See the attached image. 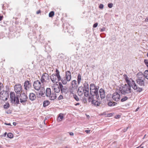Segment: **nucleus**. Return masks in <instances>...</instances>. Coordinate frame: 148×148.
<instances>
[{
  "instance_id": "13",
  "label": "nucleus",
  "mask_w": 148,
  "mask_h": 148,
  "mask_svg": "<svg viewBox=\"0 0 148 148\" xmlns=\"http://www.w3.org/2000/svg\"><path fill=\"white\" fill-rule=\"evenodd\" d=\"M112 99L116 101H118L120 99V96L118 92H114L112 96Z\"/></svg>"
},
{
  "instance_id": "55",
  "label": "nucleus",
  "mask_w": 148,
  "mask_h": 148,
  "mask_svg": "<svg viewBox=\"0 0 148 148\" xmlns=\"http://www.w3.org/2000/svg\"><path fill=\"white\" fill-rule=\"evenodd\" d=\"M146 136V134L145 135V136H144V137H143V139H144L145 138V137Z\"/></svg>"
},
{
  "instance_id": "45",
  "label": "nucleus",
  "mask_w": 148,
  "mask_h": 148,
  "mask_svg": "<svg viewBox=\"0 0 148 148\" xmlns=\"http://www.w3.org/2000/svg\"><path fill=\"white\" fill-rule=\"evenodd\" d=\"M128 129V127H127L126 129H124L123 130V132H124L126 131L127 130V129Z\"/></svg>"
},
{
  "instance_id": "22",
  "label": "nucleus",
  "mask_w": 148,
  "mask_h": 148,
  "mask_svg": "<svg viewBox=\"0 0 148 148\" xmlns=\"http://www.w3.org/2000/svg\"><path fill=\"white\" fill-rule=\"evenodd\" d=\"M51 93V90L49 88H47L46 89V95L47 97L48 96H49L50 94Z\"/></svg>"
},
{
  "instance_id": "62",
  "label": "nucleus",
  "mask_w": 148,
  "mask_h": 148,
  "mask_svg": "<svg viewBox=\"0 0 148 148\" xmlns=\"http://www.w3.org/2000/svg\"><path fill=\"white\" fill-rule=\"evenodd\" d=\"M89 117V116H87V117Z\"/></svg>"
},
{
  "instance_id": "60",
  "label": "nucleus",
  "mask_w": 148,
  "mask_h": 148,
  "mask_svg": "<svg viewBox=\"0 0 148 148\" xmlns=\"http://www.w3.org/2000/svg\"><path fill=\"white\" fill-rule=\"evenodd\" d=\"M43 95H44V94H43H43H42V96H43Z\"/></svg>"
},
{
  "instance_id": "31",
  "label": "nucleus",
  "mask_w": 148,
  "mask_h": 148,
  "mask_svg": "<svg viewBox=\"0 0 148 148\" xmlns=\"http://www.w3.org/2000/svg\"><path fill=\"white\" fill-rule=\"evenodd\" d=\"M128 98H130L129 97L127 96H124L123 98H122L121 100V101L122 102H123L126 101Z\"/></svg>"
},
{
  "instance_id": "26",
  "label": "nucleus",
  "mask_w": 148,
  "mask_h": 148,
  "mask_svg": "<svg viewBox=\"0 0 148 148\" xmlns=\"http://www.w3.org/2000/svg\"><path fill=\"white\" fill-rule=\"evenodd\" d=\"M77 81L76 80H73L71 82V86L75 88L77 86Z\"/></svg>"
},
{
  "instance_id": "29",
  "label": "nucleus",
  "mask_w": 148,
  "mask_h": 148,
  "mask_svg": "<svg viewBox=\"0 0 148 148\" xmlns=\"http://www.w3.org/2000/svg\"><path fill=\"white\" fill-rule=\"evenodd\" d=\"M84 95L85 97H88L89 94V90H84Z\"/></svg>"
},
{
  "instance_id": "20",
  "label": "nucleus",
  "mask_w": 148,
  "mask_h": 148,
  "mask_svg": "<svg viewBox=\"0 0 148 148\" xmlns=\"http://www.w3.org/2000/svg\"><path fill=\"white\" fill-rule=\"evenodd\" d=\"M84 89L83 88L79 87L78 90V93L79 95H81L83 93L84 91Z\"/></svg>"
},
{
  "instance_id": "32",
  "label": "nucleus",
  "mask_w": 148,
  "mask_h": 148,
  "mask_svg": "<svg viewBox=\"0 0 148 148\" xmlns=\"http://www.w3.org/2000/svg\"><path fill=\"white\" fill-rule=\"evenodd\" d=\"M84 88L85 89H84V90H89V86L88 84H84Z\"/></svg>"
},
{
  "instance_id": "36",
  "label": "nucleus",
  "mask_w": 148,
  "mask_h": 148,
  "mask_svg": "<svg viewBox=\"0 0 148 148\" xmlns=\"http://www.w3.org/2000/svg\"><path fill=\"white\" fill-rule=\"evenodd\" d=\"M73 97L74 99L77 101H78L79 100V99L78 96L76 95H73Z\"/></svg>"
},
{
  "instance_id": "46",
  "label": "nucleus",
  "mask_w": 148,
  "mask_h": 148,
  "mask_svg": "<svg viewBox=\"0 0 148 148\" xmlns=\"http://www.w3.org/2000/svg\"><path fill=\"white\" fill-rule=\"evenodd\" d=\"M69 133L70 136H73L74 135L73 133V132H69Z\"/></svg>"
},
{
  "instance_id": "47",
  "label": "nucleus",
  "mask_w": 148,
  "mask_h": 148,
  "mask_svg": "<svg viewBox=\"0 0 148 148\" xmlns=\"http://www.w3.org/2000/svg\"><path fill=\"white\" fill-rule=\"evenodd\" d=\"M85 132H86L87 133H90V130H86L85 131Z\"/></svg>"
},
{
  "instance_id": "50",
  "label": "nucleus",
  "mask_w": 148,
  "mask_h": 148,
  "mask_svg": "<svg viewBox=\"0 0 148 148\" xmlns=\"http://www.w3.org/2000/svg\"><path fill=\"white\" fill-rule=\"evenodd\" d=\"M3 17V16H0V21H1L2 20Z\"/></svg>"
},
{
  "instance_id": "9",
  "label": "nucleus",
  "mask_w": 148,
  "mask_h": 148,
  "mask_svg": "<svg viewBox=\"0 0 148 148\" xmlns=\"http://www.w3.org/2000/svg\"><path fill=\"white\" fill-rule=\"evenodd\" d=\"M19 98L20 102L23 103H25L28 99L27 95L24 93L21 94Z\"/></svg>"
},
{
  "instance_id": "51",
  "label": "nucleus",
  "mask_w": 148,
  "mask_h": 148,
  "mask_svg": "<svg viewBox=\"0 0 148 148\" xmlns=\"http://www.w3.org/2000/svg\"><path fill=\"white\" fill-rule=\"evenodd\" d=\"M40 10H38V11H37L36 12V13L37 14H39V13H40Z\"/></svg>"
},
{
  "instance_id": "28",
  "label": "nucleus",
  "mask_w": 148,
  "mask_h": 148,
  "mask_svg": "<svg viewBox=\"0 0 148 148\" xmlns=\"http://www.w3.org/2000/svg\"><path fill=\"white\" fill-rule=\"evenodd\" d=\"M145 78L148 79V70H147L145 71L144 74H143Z\"/></svg>"
},
{
  "instance_id": "38",
  "label": "nucleus",
  "mask_w": 148,
  "mask_h": 148,
  "mask_svg": "<svg viewBox=\"0 0 148 148\" xmlns=\"http://www.w3.org/2000/svg\"><path fill=\"white\" fill-rule=\"evenodd\" d=\"M144 63L146 66L148 67V60H144Z\"/></svg>"
},
{
  "instance_id": "19",
  "label": "nucleus",
  "mask_w": 148,
  "mask_h": 148,
  "mask_svg": "<svg viewBox=\"0 0 148 148\" xmlns=\"http://www.w3.org/2000/svg\"><path fill=\"white\" fill-rule=\"evenodd\" d=\"M29 98L30 100L33 101L36 99V97L34 94L33 93H31L29 94Z\"/></svg>"
},
{
  "instance_id": "14",
  "label": "nucleus",
  "mask_w": 148,
  "mask_h": 148,
  "mask_svg": "<svg viewBox=\"0 0 148 148\" xmlns=\"http://www.w3.org/2000/svg\"><path fill=\"white\" fill-rule=\"evenodd\" d=\"M61 87L60 84H56L52 86V89L55 92L58 93L61 91Z\"/></svg>"
},
{
  "instance_id": "3",
  "label": "nucleus",
  "mask_w": 148,
  "mask_h": 148,
  "mask_svg": "<svg viewBox=\"0 0 148 148\" xmlns=\"http://www.w3.org/2000/svg\"><path fill=\"white\" fill-rule=\"evenodd\" d=\"M138 79L136 80L137 83L140 86H144V80L145 79L143 75L141 73L137 74Z\"/></svg>"
},
{
  "instance_id": "49",
  "label": "nucleus",
  "mask_w": 148,
  "mask_h": 148,
  "mask_svg": "<svg viewBox=\"0 0 148 148\" xmlns=\"http://www.w3.org/2000/svg\"><path fill=\"white\" fill-rule=\"evenodd\" d=\"M5 124L6 125H10L11 124L10 123H5Z\"/></svg>"
},
{
  "instance_id": "11",
  "label": "nucleus",
  "mask_w": 148,
  "mask_h": 148,
  "mask_svg": "<svg viewBox=\"0 0 148 148\" xmlns=\"http://www.w3.org/2000/svg\"><path fill=\"white\" fill-rule=\"evenodd\" d=\"M98 90L99 89L97 88L90 90V93L91 95V96H93H93L94 95H95L97 99H99V96L98 94Z\"/></svg>"
},
{
  "instance_id": "10",
  "label": "nucleus",
  "mask_w": 148,
  "mask_h": 148,
  "mask_svg": "<svg viewBox=\"0 0 148 148\" xmlns=\"http://www.w3.org/2000/svg\"><path fill=\"white\" fill-rule=\"evenodd\" d=\"M14 90L17 94H20L22 90V87L21 85L18 84H16L14 86Z\"/></svg>"
},
{
  "instance_id": "58",
  "label": "nucleus",
  "mask_w": 148,
  "mask_h": 148,
  "mask_svg": "<svg viewBox=\"0 0 148 148\" xmlns=\"http://www.w3.org/2000/svg\"><path fill=\"white\" fill-rule=\"evenodd\" d=\"M140 148H143V147H142Z\"/></svg>"
},
{
  "instance_id": "37",
  "label": "nucleus",
  "mask_w": 148,
  "mask_h": 148,
  "mask_svg": "<svg viewBox=\"0 0 148 148\" xmlns=\"http://www.w3.org/2000/svg\"><path fill=\"white\" fill-rule=\"evenodd\" d=\"M3 84L1 83H0V90H3Z\"/></svg>"
},
{
  "instance_id": "23",
  "label": "nucleus",
  "mask_w": 148,
  "mask_h": 148,
  "mask_svg": "<svg viewBox=\"0 0 148 148\" xmlns=\"http://www.w3.org/2000/svg\"><path fill=\"white\" fill-rule=\"evenodd\" d=\"M63 114L62 113H60L58 115L57 120L59 121H61L63 119Z\"/></svg>"
},
{
  "instance_id": "4",
  "label": "nucleus",
  "mask_w": 148,
  "mask_h": 148,
  "mask_svg": "<svg viewBox=\"0 0 148 148\" xmlns=\"http://www.w3.org/2000/svg\"><path fill=\"white\" fill-rule=\"evenodd\" d=\"M9 92L8 88L6 89L5 90H3L1 92V99L3 101L7 100L9 97Z\"/></svg>"
},
{
  "instance_id": "59",
  "label": "nucleus",
  "mask_w": 148,
  "mask_h": 148,
  "mask_svg": "<svg viewBox=\"0 0 148 148\" xmlns=\"http://www.w3.org/2000/svg\"><path fill=\"white\" fill-rule=\"evenodd\" d=\"M147 56L148 57V52L147 53Z\"/></svg>"
},
{
  "instance_id": "18",
  "label": "nucleus",
  "mask_w": 148,
  "mask_h": 148,
  "mask_svg": "<svg viewBox=\"0 0 148 148\" xmlns=\"http://www.w3.org/2000/svg\"><path fill=\"white\" fill-rule=\"evenodd\" d=\"M101 99H103L105 97V91L102 88H101L99 91Z\"/></svg>"
},
{
  "instance_id": "35",
  "label": "nucleus",
  "mask_w": 148,
  "mask_h": 148,
  "mask_svg": "<svg viewBox=\"0 0 148 148\" xmlns=\"http://www.w3.org/2000/svg\"><path fill=\"white\" fill-rule=\"evenodd\" d=\"M54 12L53 11H51L49 14V17H52L54 15Z\"/></svg>"
},
{
  "instance_id": "1",
  "label": "nucleus",
  "mask_w": 148,
  "mask_h": 148,
  "mask_svg": "<svg viewBox=\"0 0 148 148\" xmlns=\"http://www.w3.org/2000/svg\"><path fill=\"white\" fill-rule=\"evenodd\" d=\"M123 76L124 79L128 85L125 84L124 87H122V88H120V90L122 94L127 95V96L130 97L132 95L131 87H132L134 90H136V91L137 92H140L142 91V88H138L135 82L132 79H129L126 75L125 74Z\"/></svg>"
},
{
  "instance_id": "40",
  "label": "nucleus",
  "mask_w": 148,
  "mask_h": 148,
  "mask_svg": "<svg viewBox=\"0 0 148 148\" xmlns=\"http://www.w3.org/2000/svg\"><path fill=\"white\" fill-rule=\"evenodd\" d=\"M56 73L55 74L57 75V76H58V75H60V72L57 69H56Z\"/></svg>"
},
{
  "instance_id": "64",
  "label": "nucleus",
  "mask_w": 148,
  "mask_h": 148,
  "mask_svg": "<svg viewBox=\"0 0 148 148\" xmlns=\"http://www.w3.org/2000/svg\"><path fill=\"white\" fill-rule=\"evenodd\" d=\"M89 117V116H87V117Z\"/></svg>"
},
{
  "instance_id": "12",
  "label": "nucleus",
  "mask_w": 148,
  "mask_h": 148,
  "mask_svg": "<svg viewBox=\"0 0 148 148\" xmlns=\"http://www.w3.org/2000/svg\"><path fill=\"white\" fill-rule=\"evenodd\" d=\"M59 84H60L61 87V91L62 93L64 94H67L68 92V89L67 87L65 86H64L62 84V83L59 82L58 83Z\"/></svg>"
},
{
  "instance_id": "43",
  "label": "nucleus",
  "mask_w": 148,
  "mask_h": 148,
  "mask_svg": "<svg viewBox=\"0 0 148 148\" xmlns=\"http://www.w3.org/2000/svg\"><path fill=\"white\" fill-rule=\"evenodd\" d=\"M98 25V23H95L93 25V27L95 28L97 27Z\"/></svg>"
},
{
  "instance_id": "44",
  "label": "nucleus",
  "mask_w": 148,
  "mask_h": 148,
  "mask_svg": "<svg viewBox=\"0 0 148 148\" xmlns=\"http://www.w3.org/2000/svg\"><path fill=\"white\" fill-rule=\"evenodd\" d=\"M106 29V28L105 27H103L101 29L100 31L101 32H103V31L105 30Z\"/></svg>"
},
{
  "instance_id": "53",
  "label": "nucleus",
  "mask_w": 148,
  "mask_h": 148,
  "mask_svg": "<svg viewBox=\"0 0 148 148\" xmlns=\"http://www.w3.org/2000/svg\"><path fill=\"white\" fill-rule=\"evenodd\" d=\"M13 124L14 125H16V123L15 122H13Z\"/></svg>"
},
{
  "instance_id": "61",
  "label": "nucleus",
  "mask_w": 148,
  "mask_h": 148,
  "mask_svg": "<svg viewBox=\"0 0 148 148\" xmlns=\"http://www.w3.org/2000/svg\"><path fill=\"white\" fill-rule=\"evenodd\" d=\"M139 147H137L136 148H139Z\"/></svg>"
},
{
  "instance_id": "16",
  "label": "nucleus",
  "mask_w": 148,
  "mask_h": 148,
  "mask_svg": "<svg viewBox=\"0 0 148 148\" xmlns=\"http://www.w3.org/2000/svg\"><path fill=\"white\" fill-rule=\"evenodd\" d=\"M24 87L25 90H27L31 87V84L28 80L26 81L24 83Z\"/></svg>"
},
{
  "instance_id": "33",
  "label": "nucleus",
  "mask_w": 148,
  "mask_h": 148,
  "mask_svg": "<svg viewBox=\"0 0 148 148\" xmlns=\"http://www.w3.org/2000/svg\"><path fill=\"white\" fill-rule=\"evenodd\" d=\"M7 136L9 138H13V135L12 133H9L8 134Z\"/></svg>"
},
{
  "instance_id": "21",
  "label": "nucleus",
  "mask_w": 148,
  "mask_h": 148,
  "mask_svg": "<svg viewBox=\"0 0 148 148\" xmlns=\"http://www.w3.org/2000/svg\"><path fill=\"white\" fill-rule=\"evenodd\" d=\"M75 88L72 86L70 87L68 89V92H69L71 94H73L75 89Z\"/></svg>"
},
{
  "instance_id": "63",
  "label": "nucleus",
  "mask_w": 148,
  "mask_h": 148,
  "mask_svg": "<svg viewBox=\"0 0 148 148\" xmlns=\"http://www.w3.org/2000/svg\"><path fill=\"white\" fill-rule=\"evenodd\" d=\"M89 117V116H87V117Z\"/></svg>"
},
{
  "instance_id": "24",
  "label": "nucleus",
  "mask_w": 148,
  "mask_h": 148,
  "mask_svg": "<svg viewBox=\"0 0 148 148\" xmlns=\"http://www.w3.org/2000/svg\"><path fill=\"white\" fill-rule=\"evenodd\" d=\"M117 104V103L115 102H112L111 101H109L108 103V106H114Z\"/></svg>"
},
{
  "instance_id": "2",
  "label": "nucleus",
  "mask_w": 148,
  "mask_h": 148,
  "mask_svg": "<svg viewBox=\"0 0 148 148\" xmlns=\"http://www.w3.org/2000/svg\"><path fill=\"white\" fill-rule=\"evenodd\" d=\"M71 79V75L70 72L68 71L65 72V76L61 79L62 84H66L67 82H69Z\"/></svg>"
},
{
  "instance_id": "27",
  "label": "nucleus",
  "mask_w": 148,
  "mask_h": 148,
  "mask_svg": "<svg viewBox=\"0 0 148 148\" xmlns=\"http://www.w3.org/2000/svg\"><path fill=\"white\" fill-rule=\"evenodd\" d=\"M50 104V102L49 101H45L43 102V106L45 107L48 106Z\"/></svg>"
},
{
  "instance_id": "54",
  "label": "nucleus",
  "mask_w": 148,
  "mask_h": 148,
  "mask_svg": "<svg viewBox=\"0 0 148 148\" xmlns=\"http://www.w3.org/2000/svg\"><path fill=\"white\" fill-rule=\"evenodd\" d=\"M6 134H7V133H6V132H5V133L4 134V136H4V137L5 136H6Z\"/></svg>"
},
{
  "instance_id": "34",
  "label": "nucleus",
  "mask_w": 148,
  "mask_h": 148,
  "mask_svg": "<svg viewBox=\"0 0 148 148\" xmlns=\"http://www.w3.org/2000/svg\"><path fill=\"white\" fill-rule=\"evenodd\" d=\"M10 107V104L8 103H7L4 105V108L5 109H8Z\"/></svg>"
},
{
  "instance_id": "57",
  "label": "nucleus",
  "mask_w": 148,
  "mask_h": 148,
  "mask_svg": "<svg viewBox=\"0 0 148 148\" xmlns=\"http://www.w3.org/2000/svg\"><path fill=\"white\" fill-rule=\"evenodd\" d=\"M138 108L136 110V111H137V110H138Z\"/></svg>"
},
{
  "instance_id": "6",
  "label": "nucleus",
  "mask_w": 148,
  "mask_h": 148,
  "mask_svg": "<svg viewBox=\"0 0 148 148\" xmlns=\"http://www.w3.org/2000/svg\"><path fill=\"white\" fill-rule=\"evenodd\" d=\"M10 98L11 101L12 103H15V101H16V103L17 104H18L19 103L18 95H17L16 97L14 92H10Z\"/></svg>"
},
{
  "instance_id": "56",
  "label": "nucleus",
  "mask_w": 148,
  "mask_h": 148,
  "mask_svg": "<svg viewBox=\"0 0 148 148\" xmlns=\"http://www.w3.org/2000/svg\"><path fill=\"white\" fill-rule=\"evenodd\" d=\"M120 115H117V117H120Z\"/></svg>"
},
{
  "instance_id": "17",
  "label": "nucleus",
  "mask_w": 148,
  "mask_h": 148,
  "mask_svg": "<svg viewBox=\"0 0 148 148\" xmlns=\"http://www.w3.org/2000/svg\"><path fill=\"white\" fill-rule=\"evenodd\" d=\"M57 96L56 94L54 93H51L50 94L49 96H48V97L50 100H54L56 99Z\"/></svg>"
},
{
  "instance_id": "30",
  "label": "nucleus",
  "mask_w": 148,
  "mask_h": 148,
  "mask_svg": "<svg viewBox=\"0 0 148 148\" xmlns=\"http://www.w3.org/2000/svg\"><path fill=\"white\" fill-rule=\"evenodd\" d=\"M90 90H92V89H95V88H97V87H96L95 86V84H91L90 85Z\"/></svg>"
},
{
  "instance_id": "5",
  "label": "nucleus",
  "mask_w": 148,
  "mask_h": 148,
  "mask_svg": "<svg viewBox=\"0 0 148 148\" xmlns=\"http://www.w3.org/2000/svg\"><path fill=\"white\" fill-rule=\"evenodd\" d=\"M49 75L47 73H43L40 78V81L42 84L43 85L46 84L47 83L49 80Z\"/></svg>"
},
{
  "instance_id": "41",
  "label": "nucleus",
  "mask_w": 148,
  "mask_h": 148,
  "mask_svg": "<svg viewBox=\"0 0 148 148\" xmlns=\"http://www.w3.org/2000/svg\"><path fill=\"white\" fill-rule=\"evenodd\" d=\"M103 5L102 4H101L99 6V8L101 9H103Z\"/></svg>"
},
{
  "instance_id": "52",
  "label": "nucleus",
  "mask_w": 148,
  "mask_h": 148,
  "mask_svg": "<svg viewBox=\"0 0 148 148\" xmlns=\"http://www.w3.org/2000/svg\"><path fill=\"white\" fill-rule=\"evenodd\" d=\"M79 103H75V106H77V105H79Z\"/></svg>"
},
{
  "instance_id": "25",
  "label": "nucleus",
  "mask_w": 148,
  "mask_h": 148,
  "mask_svg": "<svg viewBox=\"0 0 148 148\" xmlns=\"http://www.w3.org/2000/svg\"><path fill=\"white\" fill-rule=\"evenodd\" d=\"M81 75L79 73L77 77V83L78 84H79L81 82Z\"/></svg>"
},
{
  "instance_id": "7",
  "label": "nucleus",
  "mask_w": 148,
  "mask_h": 148,
  "mask_svg": "<svg viewBox=\"0 0 148 148\" xmlns=\"http://www.w3.org/2000/svg\"><path fill=\"white\" fill-rule=\"evenodd\" d=\"M33 86L34 89L37 90H39L41 88L44 87V85L42 84L41 82L38 80H36L34 82Z\"/></svg>"
},
{
  "instance_id": "8",
  "label": "nucleus",
  "mask_w": 148,
  "mask_h": 148,
  "mask_svg": "<svg viewBox=\"0 0 148 148\" xmlns=\"http://www.w3.org/2000/svg\"><path fill=\"white\" fill-rule=\"evenodd\" d=\"M50 78L51 81L53 83H57L60 80H61V78L60 75L57 76V75L54 74L50 75Z\"/></svg>"
},
{
  "instance_id": "48",
  "label": "nucleus",
  "mask_w": 148,
  "mask_h": 148,
  "mask_svg": "<svg viewBox=\"0 0 148 148\" xmlns=\"http://www.w3.org/2000/svg\"><path fill=\"white\" fill-rule=\"evenodd\" d=\"M145 21L146 22H148V17H147L146 18Z\"/></svg>"
},
{
  "instance_id": "39",
  "label": "nucleus",
  "mask_w": 148,
  "mask_h": 148,
  "mask_svg": "<svg viewBox=\"0 0 148 148\" xmlns=\"http://www.w3.org/2000/svg\"><path fill=\"white\" fill-rule=\"evenodd\" d=\"M108 5L109 8H111L113 7V4L112 3H108Z\"/></svg>"
},
{
  "instance_id": "15",
  "label": "nucleus",
  "mask_w": 148,
  "mask_h": 148,
  "mask_svg": "<svg viewBox=\"0 0 148 148\" xmlns=\"http://www.w3.org/2000/svg\"><path fill=\"white\" fill-rule=\"evenodd\" d=\"M88 100L89 102H91L92 103L96 106H99L100 104V102L93 100V96H89L88 97Z\"/></svg>"
},
{
  "instance_id": "42",
  "label": "nucleus",
  "mask_w": 148,
  "mask_h": 148,
  "mask_svg": "<svg viewBox=\"0 0 148 148\" xmlns=\"http://www.w3.org/2000/svg\"><path fill=\"white\" fill-rule=\"evenodd\" d=\"M63 98V96L62 95H60L59 96L58 99L59 100H61V99H62Z\"/></svg>"
}]
</instances>
